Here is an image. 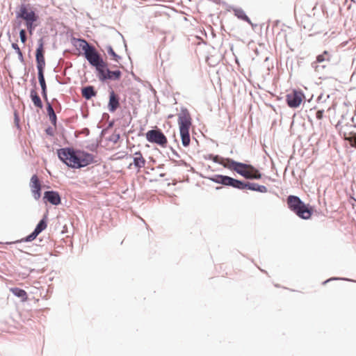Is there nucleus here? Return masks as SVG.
I'll list each match as a JSON object with an SVG mask.
<instances>
[{
	"mask_svg": "<svg viewBox=\"0 0 356 356\" xmlns=\"http://www.w3.org/2000/svg\"><path fill=\"white\" fill-rule=\"evenodd\" d=\"M59 159L69 167L80 168L94 162L92 154L72 148H62L58 150Z\"/></svg>",
	"mask_w": 356,
	"mask_h": 356,
	"instance_id": "obj_1",
	"label": "nucleus"
},
{
	"mask_svg": "<svg viewBox=\"0 0 356 356\" xmlns=\"http://www.w3.org/2000/svg\"><path fill=\"white\" fill-rule=\"evenodd\" d=\"M220 164L225 168L236 172L248 179H260L261 173L253 165L235 161L231 159H223Z\"/></svg>",
	"mask_w": 356,
	"mask_h": 356,
	"instance_id": "obj_2",
	"label": "nucleus"
},
{
	"mask_svg": "<svg viewBox=\"0 0 356 356\" xmlns=\"http://www.w3.org/2000/svg\"><path fill=\"white\" fill-rule=\"evenodd\" d=\"M177 122L182 145L188 147L191 142L189 130L192 125V118L187 109H182L178 114Z\"/></svg>",
	"mask_w": 356,
	"mask_h": 356,
	"instance_id": "obj_3",
	"label": "nucleus"
},
{
	"mask_svg": "<svg viewBox=\"0 0 356 356\" xmlns=\"http://www.w3.org/2000/svg\"><path fill=\"white\" fill-rule=\"evenodd\" d=\"M17 18H21L26 22V26L29 33L32 35L37 26L36 22L38 20V15L35 13L30 5L22 4L19 11L17 13Z\"/></svg>",
	"mask_w": 356,
	"mask_h": 356,
	"instance_id": "obj_4",
	"label": "nucleus"
},
{
	"mask_svg": "<svg viewBox=\"0 0 356 356\" xmlns=\"http://www.w3.org/2000/svg\"><path fill=\"white\" fill-rule=\"evenodd\" d=\"M289 208L298 217L302 219H309L312 216V208L306 205L301 200L295 195H289L287 198Z\"/></svg>",
	"mask_w": 356,
	"mask_h": 356,
	"instance_id": "obj_5",
	"label": "nucleus"
},
{
	"mask_svg": "<svg viewBox=\"0 0 356 356\" xmlns=\"http://www.w3.org/2000/svg\"><path fill=\"white\" fill-rule=\"evenodd\" d=\"M147 141L155 143L162 147H165L168 144V139L165 136L159 129H152L145 134Z\"/></svg>",
	"mask_w": 356,
	"mask_h": 356,
	"instance_id": "obj_6",
	"label": "nucleus"
},
{
	"mask_svg": "<svg viewBox=\"0 0 356 356\" xmlns=\"http://www.w3.org/2000/svg\"><path fill=\"white\" fill-rule=\"evenodd\" d=\"M84 55L90 64L96 67L97 71L106 66V63L100 57L95 47H91L85 52Z\"/></svg>",
	"mask_w": 356,
	"mask_h": 356,
	"instance_id": "obj_7",
	"label": "nucleus"
},
{
	"mask_svg": "<svg viewBox=\"0 0 356 356\" xmlns=\"http://www.w3.org/2000/svg\"><path fill=\"white\" fill-rule=\"evenodd\" d=\"M211 180L218 184L242 190V181L228 176L218 175L212 177Z\"/></svg>",
	"mask_w": 356,
	"mask_h": 356,
	"instance_id": "obj_8",
	"label": "nucleus"
},
{
	"mask_svg": "<svg viewBox=\"0 0 356 356\" xmlns=\"http://www.w3.org/2000/svg\"><path fill=\"white\" fill-rule=\"evenodd\" d=\"M304 99L303 92L296 90H293L286 95V101L290 108H298Z\"/></svg>",
	"mask_w": 356,
	"mask_h": 356,
	"instance_id": "obj_9",
	"label": "nucleus"
},
{
	"mask_svg": "<svg viewBox=\"0 0 356 356\" xmlns=\"http://www.w3.org/2000/svg\"><path fill=\"white\" fill-rule=\"evenodd\" d=\"M98 77L100 81L110 80H119L121 77V72L120 70L111 71L107 67V64L104 67H102L98 71Z\"/></svg>",
	"mask_w": 356,
	"mask_h": 356,
	"instance_id": "obj_10",
	"label": "nucleus"
},
{
	"mask_svg": "<svg viewBox=\"0 0 356 356\" xmlns=\"http://www.w3.org/2000/svg\"><path fill=\"white\" fill-rule=\"evenodd\" d=\"M133 159V162L130 163L128 168L129 169L134 168L137 172H140V169L144 168L146 163V160L144 158L140 151L136 152L130 155Z\"/></svg>",
	"mask_w": 356,
	"mask_h": 356,
	"instance_id": "obj_11",
	"label": "nucleus"
},
{
	"mask_svg": "<svg viewBox=\"0 0 356 356\" xmlns=\"http://www.w3.org/2000/svg\"><path fill=\"white\" fill-rule=\"evenodd\" d=\"M44 53V42L42 39H40L38 41V47L36 49L35 54L37 68L38 71L44 70L45 66Z\"/></svg>",
	"mask_w": 356,
	"mask_h": 356,
	"instance_id": "obj_12",
	"label": "nucleus"
},
{
	"mask_svg": "<svg viewBox=\"0 0 356 356\" xmlns=\"http://www.w3.org/2000/svg\"><path fill=\"white\" fill-rule=\"evenodd\" d=\"M30 187L34 198L38 200L41 196V184L36 175L32 176L30 181Z\"/></svg>",
	"mask_w": 356,
	"mask_h": 356,
	"instance_id": "obj_13",
	"label": "nucleus"
},
{
	"mask_svg": "<svg viewBox=\"0 0 356 356\" xmlns=\"http://www.w3.org/2000/svg\"><path fill=\"white\" fill-rule=\"evenodd\" d=\"M46 227H47L46 221L44 219L41 220L39 222V223L38 224V225L36 226L35 230L31 234L27 236L25 238H22L19 241L22 242V241H33L41 232H42L43 230H44L46 229Z\"/></svg>",
	"mask_w": 356,
	"mask_h": 356,
	"instance_id": "obj_14",
	"label": "nucleus"
},
{
	"mask_svg": "<svg viewBox=\"0 0 356 356\" xmlns=\"http://www.w3.org/2000/svg\"><path fill=\"white\" fill-rule=\"evenodd\" d=\"M44 199L53 205H58L60 203V197L56 191H46L44 194Z\"/></svg>",
	"mask_w": 356,
	"mask_h": 356,
	"instance_id": "obj_15",
	"label": "nucleus"
},
{
	"mask_svg": "<svg viewBox=\"0 0 356 356\" xmlns=\"http://www.w3.org/2000/svg\"><path fill=\"white\" fill-rule=\"evenodd\" d=\"M248 188L251 191H258L260 193H267L268 189L265 186L259 185L256 183H245L242 181V190Z\"/></svg>",
	"mask_w": 356,
	"mask_h": 356,
	"instance_id": "obj_16",
	"label": "nucleus"
},
{
	"mask_svg": "<svg viewBox=\"0 0 356 356\" xmlns=\"http://www.w3.org/2000/svg\"><path fill=\"white\" fill-rule=\"evenodd\" d=\"M339 133L343 136L344 139L347 138L355 133V127L350 123H347L340 127Z\"/></svg>",
	"mask_w": 356,
	"mask_h": 356,
	"instance_id": "obj_17",
	"label": "nucleus"
},
{
	"mask_svg": "<svg viewBox=\"0 0 356 356\" xmlns=\"http://www.w3.org/2000/svg\"><path fill=\"white\" fill-rule=\"evenodd\" d=\"M119 98L113 91L110 92L108 110L110 112H114L119 107Z\"/></svg>",
	"mask_w": 356,
	"mask_h": 356,
	"instance_id": "obj_18",
	"label": "nucleus"
},
{
	"mask_svg": "<svg viewBox=\"0 0 356 356\" xmlns=\"http://www.w3.org/2000/svg\"><path fill=\"white\" fill-rule=\"evenodd\" d=\"M72 43L77 49H81L84 53L92 47L83 39L74 38Z\"/></svg>",
	"mask_w": 356,
	"mask_h": 356,
	"instance_id": "obj_19",
	"label": "nucleus"
},
{
	"mask_svg": "<svg viewBox=\"0 0 356 356\" xmlns=\"http://www.w3.org/2000/svg\"><path fill=\"white\" fill-rule=\"evenodd\" d=\"M331 55L328 51H324L323 54L317 56L316 62L313 63L314 67L316 69L317 66H315L316 63H321L324 61H330Z\"/></svg>",
	"mask_w": 356,
	"mask_h": 356,
	"instance_id": "obj_20",
	"label": "nucleus"
},
{
	"mask_svg": "<svg viewBox=\"0 0 356 356\" xmlns=\"http://www.w3.org/2000/svg\"><path fill=\"white\" fill-rule=\"evenodd\" d=\"M96 92L92 86H87L82 89V96L86 99H90L96 95Z\"/></svg>",
	"mask_w": 356,
	"mask_h": 356,
	"instance_id": "obj_21",
	"label": "nucleus"
},
{
	"mask_svg": "<svg viewBox=\"0 0 356 356\" xmlns=\"http://www.w3.org/2000/svg\"><path fill=\"white\" fill-rule=\"evenodd\" d=\"M10 291L16 296L22 298L23 301H26L28 299L27 293L26 292L19 288H11Z\"/></svg>",
	"mask_w": 356,
	"mask_h": 356,
	"instance_id": "obj_22",
	"label": "nucleus"
},
{
	"mask_svg": "<svg viewBox=\"0 0 356 356\" xmlns=\"http://www.w3.org/2000/svg\"><path fill=\"white\" fill-rule=\"evenodd\" d=\"M234 13L235 16H236L238 19L244 20V21L247 22L248 23L252 24L251 20L246 15V14L245 13L244 10L243 9L234 8Z\"/></svg>",
	"mask_w": 356,
	"mask_h": 356,
	"instance_id": "obj_23",
	"label": "nucleus"
},
{
	"mask_svg": "<svg viewBox=\"0 0 356 356\" xmlns=\"http://www.w3.org/2000/svg\"><path fill=\"white\" fill-rule=\"evenodd\" d=\"M31 98L33 102V104L39 108H42V101L39 97V95H38L37 92L34 90H32L31 91Z\"/></svg>",
	"mask_w": 356,
	"mask_h": 356,
	"instance_id": "obj_24",
	"label": "nucleus"
},
{
	"mask_svg": "<svg viewBox=\"0 0 356 356\" xmlns=\"http://www.w3.org/2000/svg\"><path fill=\"white\" fill-rule=\"evenodd\" d=\"M47 113H48V115L49 116L51 121L55 122L56 119V115L55 114V112H54L51 105L49 103L47 104Z\"/></svg>",
	"mask_w": 356,
	"mask_h": 356,
	"instance_id": "obj_25",
	"label": "nucleus"
},
{
	"mask_svg": "<svg viewBox=\"0 0 356 356\" xmlns=\"http://www.w3.org/2000/svg\"><path fill=\"white\" fill-rule=\"evenodd\" d=\"M38 79L42 89H44V88H46L47 86L44 77L43 70L38 71Z\"/></svg>",
	"mask_w": 356,
	"mask_h": 356,
	"instance_id": "obj_26",
	"label": "nucleus"
},
{
	"mask_svg": "<svg viewBox=\"0 0 356 356\" xmlns=\"http://www.w3.org/2000/svg\"><path fill=\"white\" fill-rule=\"evenodd\" d=\"M345 140H348L352 147L356 148V133H354V134H352L347 138H345Z\"/></svg>",
	"mask_w": 356,
	"mask_h": 356,
	"instance_id": "obj_27",
	"label": "nucleus"
},
{
	"mask_svg": "<svg viewBox=\"0 0 356 356\" xmlns=\"http://www.w3.org/2000/svg\"><path fill=\"white\" fill-rule=\"evenodd\" d=\"M107 52L109 55H111L112 56V58L114 60L118 62V60L120 59V56L115 54V52L114 51V50L113 49V48L111 47H108Z\"/></svg>",
	"mask_w": 356,
	"mask_h": 356,
	"instance_id": "obj_28",
	"label": "nucleus"
},
{
	"mask_svg": "<svg viewBox=\"0 0 356 356\" xmlns=\"http://www.w3.org/2000/svg\"><path fill=\"white\" fill-rule=\"evenodd\" d=\"M19 37H20L21 42L24 44L26 41V31L24 29H22L19 31Z\"/></svg>",
	"mask_w": 356,
	"mask_h": 356,
	"instance_id": "obj_29",
	"label": "nucleus"
},
{
	"mask_svg": "<svg viewBox=\"0 0 356 356\" xmlns=\"http://www.w3.org/2000/svg\"><path fill=\"white\" fill-rule=\"evenodd\" d=\"M12 47L15 50L16 53L19 55V56L22 58L23 54L18 45L16 43H13Z\"/></svg>",
	"mask_w": 356,
	"mask_h": 356,
	"instance_id": "obj_30",
	"label": "nucleus"
},
{
	"mask_svg": "<svg viewBox=\"0 0 356 356\" xmlns=\"http://www.w3.org/2000/svg\"><path fill=\"white\" fill-rule=\"evenodd\" d=\"M323 113H324V111L323 110H319L316 112V117L318 120H322L323 118Z\"/></svg>",
	"mask_w": 356,
	"mask_h": 356,
	"instance_id": "obj_31",
	"label": "nucleus"
},
{
	"mask_svg": "<svg viewBox=\"0 0 356 356\" xmlns=\"http://www.w3.org/2000/svg\"><path fill=\"white\" fill-rule=\"evenodd\" d=\"M42 95H43L44 98L45 99H47V87L44 88V89H42Z\"/></svg>",
	"mask_w": 356,
	"mask_h": 356,
	"instance_id": "obj_32",
	"label": "nucleus"
},
{
	"mask_svg": "<svg viewBox=\"0 0 356 356\" xmlns=\"http://www.w3.org/2000/svg\"><path fill=\"white\" fill-rule=\"evenodd\" d=\"M15 121L16 124L18 125L19 118H18L17 113L16 112L15 113Z\"/></svg>",
	"mask_w": 356,
	"mask_h": 356,
	"instance_id": "obj_33",
	"label": "nucleus"
}]
</instances>
